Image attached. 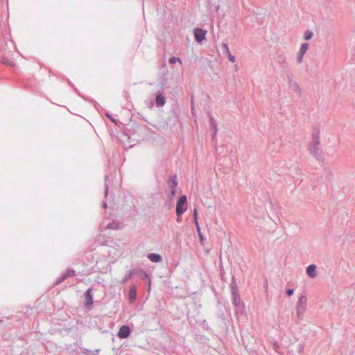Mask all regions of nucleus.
<instances>
[{
	"mask_svg": "<svg viewBox=\"0 0 355 355\" xmlns=\"http://www.w3.org/2000/svg\"><path fill=\"white\" fill-rule=\"evenodd\" d=\"M106 116L112 121L114 122L115 124H116V119L114 118H113L110 114H106Z\"/></svg>",
	"mask_w": 355,
	"mask_h": 355,
	"instance_id": "obj_32",
	"label": "nucleus"
},
{
	"mask_svg": "<svg viewBox=\"0 0 355 355\" xmlns=\"http://www.w3.org/2000/svg\"><path fill=\"white\" fill-rule=\"evenodd\" d=\"M104 189H105V192H104L105 198H107V196L108 195L109 187L106 182L104 184Z\"/></svg>",
	"mask_w": 355,
	"mask_h": 355,
	"instance_id": "obj_29",
	"label": "nucleus"
},
{
	"mask_svg": "<svg viewBox=\"0 0 355 355\" xmlns=\"http://www.w3.org/2000/svg\"><path fill=\"white\" fill-rule=\"evenodd\" d=\"M130 329L127 325L121 326L118 332V336L122 339L128 338L130 336Z\"/></svg>",
	"mask_w": 355,
	"mask_h": 355,
	"instance_id": "obj_8",
	"label": "nucleus"
},
{
	"mask_svg": "<svg viewBox=\"0 0 355 355\" xmlns=\"http://www.w3.org/2000/svg\"><path fill=\"white\" fill-rule=\"evenodd\" d=\"M316 268L317 267L315 264L309 265L306 268V274L308 275V276L310 277L311 278H315L317 275Z\"/></svg>",
	"mask_w": 355,
	"mask_h": 355,
	"instance_id": "obj_10",
	"label": "nucleus"
},
{
	"mask_svg": "<svg viewBox=\"0 0 355 355\" xmlns=\"http://www.w3.org/2000/svg\"><path fill=\"white\" fill-rule=\"evenodd\" d=\"M272 349L276 352H277L278 354H279V349H280V347H279V345L278 343V342L277 340H272Z\"/></svg>",
	"mask_w": 355,
	"mask_h": 355,
	"instance_id": "obj_21",
	"label": "nucleus"
},
{
	"mask_svg": "<svg viewBox=\"0 0 355 355\" xmlns=\"http://www.w3.org/2000/svg\"><path fill=\"white\" fill-rule=\"evenodd\" d=\"M120 228V224L117 222H112L107 224V229L118 230Z\"/></svg>",
	"mask_w": 355,
	"mask_h": 355,
	"instance_id": "obj_17",
	"label": "nucleus"
},
{
	"mask_svg": "<svg viewBox=\"0 0 355 355\" xmlns=\"http://www.w3.org/2000/svg\"><path fill=\"white\" fill-rule=\"evenodd\" d=\"M135 272L134 270H129L125 275V276L123 278L121 283L124 284L125 283L128 279H130L132 275H134Z\"/></svg>",
	"mask_w": 355,
	"mask_h": 355,
	"instance_id": "obj_19",
	"label": "nucleus"
},
{
	"mask_svg": "<svg viewBox=\"0 0 355 355\" xmlns=\"http://www.w3.org/2000/svg\"><path fill=\"white\" fill-rule=\"evenodd\" d=\"M67 349L71 352L77 351L78 347L76 344L73 343L67 346Z\"/></svg>",
	"mask_w": 355,
	"mask_h": 355,
	"instance_id": "obj_24",
	"label": "nucleus"
},
{
	"mask_svg": "<svg viewBox=\"0 0 355 355\" xmlns=\"http://www.w3.org/2000/svg\"><path fill=\"white\" fill-rule=\"evenodd\" d=\"M129 300L134 302L137 299V290L135 286H132L128 292Z\"/></svg>",
	"mask_w": 355,
	"mask_h": 355,
	"instance_id": "obj_13",
	"label": "nucleus"
},
{
	"mask_svg": "<svg viewBox=\"0 0 355 355\" xmlns=\"http://www.w3.org/2000/svg\"><path fill=\"white\" fill-rule=\"evenodd\" d=\"M309 44L308 43H304L302 44L300 49L297 53V62L299 63H301L302 62L303 57H304V54L306 53V52L309 48Z\"/></svg>",
	"mask_w": 355,
	"mask_h": 355,
	"instance_id": "obj_9",
	"label": "nucleus"
},
{
	"mask_svg": "<svg viewBox=\"0 0 355 355\" xmlns=\"http://www.w3.org/2000/svg\"><path fill=\"white\" fill-rule=\"evenodd\" d=\"M196 230H197L198 234V236H199V238H200V240L201 241H203V239H204V237H203V235H202V232H201V230H200V226H199L198 227H196Z\"/></svg>",
	"mask_w": 355,
	"mask_h": 355,
	"instance_id": "obj_27",
	"label": "nucleus"
},
{
	"mask_svg": "<svg viewBox=\"0 0 355 355\" xmlns=\"http://www.w3.org/2000/svg\"><path fill=\"white\" fill-rule=\"evenodd\" d=\"M232 304L239 311H242L241 309L244 308L243 304H241V299L239 292L232 293Z\"/></svg>",
	"mask_w": 355,
	"mask_h": 355,
	"instance_id": "obj_7",
	"label": "nucleus"
},
{
	"mask_svg": "<svg viewBox=\"0 0 355 355\" xmlns=\"http://www.w3.org/2000/svg\"><path fill=\"white\" fill-rule=\"evenodd\" d=\"M230 288H231V293H238V288H237V284L236 282V278L234 276H232V281L230 283Z\"/></svg>",
	"mask_w": 355,
	"mask_h": 355,
	"instance_id": "obj_15",
	"label": "nucleus"
},
{
	"mask_svg": "<svg viewBox=\"0 0 355 355\" xmlns=\"http://www.w3.org/2000/svg\"><path fill=\"white\" fill-rule=\"evenodd\" d=\"M143 275H144V278L148 279V276L147 273L145 271H143Z\"/></svg>",
	"mask_w": 355,
	"mask_h": 355,
	"instance_id": "obj_35",
	"label": "nucleus"
},
{
	"mask_svg": "<svg viewBox=\"0 0 355 355\" xmlns=\"http://www.w3.org/2000/svg\"><path fill=\"white\" fill-rule=\"evenodd\" d=\"M320 130H315L312 134V142L309 146L310 153L318 161L323 160L322 150L320 148Z\"/></svg>",
	"mask_w": 355,
	"mask_h": 355,
	"instance_id": "obj_1",
	"label": "nucleus"
},
{
	"mask_svg": "<svg viewBox=\"0 0 355 355\" xmlns=\"http://www.w3.org/2000/svg\"><path fill=\"white\" fill-rule=\"evenodd\" d=\"M147 257L153 263H159L162 261V256L157 253H149Z\"/></svg>",
	"mask_w": 355,
	"mask_h": 355,
	"instance_id": "obj_11",
	"label": "nucleus"
},
{
	"mask_svg": "<svg viewBox=\"0 0 355 355\" xmlns=\"http://www.w3.org/2000/svg\"><path fill=\"white\" fill-rule=\"evenodd\" d=\"M293 293H294V290L293 288H288L286 290V294L288 295V296H291L293 295Z\"/></svg>",
	"mask_w": 355,
	"mask_h": 355,
	"instance_id": "obj_31",
	"label": "nucleus"
},
{
	"mask_svg": "<svg viewBox=\"0 0 355 355\" xmlns=\"http://www.w3.org/2000/svg\"><path fill=\"white\" fill-rule=\"evenodd\" d=\"M102 207L103 209H106L107 207V204L106 202H103L102 204Z\"/></svg>",
	"mask_w": 355,
	"mask_h": 355,
	"instance_id": "obj_34",
	"label": "nucleus"
},
{
	"mask_svg": "<svg viewBox=\"0 0 355 355\" xmlns=\"http://www.w3.org/2000/svg\"><path fill=\"white\" fill-rule=\"evenodd\" d=\"M85 350L86 352H84V353H85V354H88V352H89V351L88 349H85Z\"/></svg>",
	"mask_w": 355,
	"mask_h": 355,
	"instance_id": "obj_37",
	"label": "nucleus"
},
{
	"mask_svg": "<svg viewBox=\"0 0 355 355\" xmlns=\"http://www.w3.org/2000/svg\"><path fill=\"white\" fill-rule=\"evenodd\" d=\"M313 36V33L311 30H306L304 33V39L305 40H311Z\"/></svg>",
	"mask_w": 355,
	"mask_h": 355,
	"instance_id": "obj_20",
	"label": "nucleus"
},
{
	"mask_svg": "<svg viewBox=\"0 0 355 355\" xmlns=\"http://www.w3.org/2000/svg\"><path fill=\"white\" fill-rule=\"evenodd\" d=\"M222 49H223V50L224 51V53H229L230 51L227 43H223L222 44Z\"/></svg>",
	"mask_w": 355,
	"mask_h": 355,
	"instance_id": "obj_26",
	"label": "nucleus"
},
{
	"mask_svg": "<svg viewBox=\"0 0 355 355\" xmlns=\"http://www.w3.org/2000/svg\"><path fill=\"white\" fill-rule=\"evenodd\" d=\"M166 103L165 97L162 94H157L155 97V103L157 107H162Z\"/></svg>",
	"mask_w": 355,
	"mask_h": 355,
	"instance_id": "obj_14",
	"label": "nucleus"
},
{
	"mask_svg": "<svg viewBox=\"0 0 355 355\" xmlns=\"http://www.w3.org/2000/svg\"><path fill=\"white\" fill-rule=\"evenodd\" d=\"M206 33L207 31L200 28H196L193 31L195 39L197 42L200 43L202 42L205 39Z\"/></svg>",
	"mask_w": 355,
	"mask_h": 355,
	"instance_id": "obj_5",
	"label": "nucleus"
},
{
	"mask_svg": "<svg viewBox=\"0 0 355 355\" xmlns=\"http://www.w3.org/2000/svg\"><path fill=\"white\" fill-rule=\"evenodd\" d=\"M307 299L304 295H301L297 302V315L299 320L303 318L304 313L306 307Z\"/></svg>",
	"mask_w": 355,
	"mask_h": 355,
	"instance_id": "obj_2",
	"label": "nucleus"
},
{
	"mask_svg": "<svg viewBox=\"0 0 355 355\" xmlns=\"http://www.w3.org/2000/svg\"><path fill=\"white\" fill-rule=\"evenodd\" d=\"M175 191H176V189H171V193H170V195L168 196V197H169L170 198H171L172 197H173V196L175 195Z\"/></svg>",
	"mask_w": 355,
	"mask_h": 355,
	"instance_id": "obj_33",
	"label": "nucleus"
},
{
	"mask_svg": "<svg viewBox=\"0 0 355 355\" xmlns=\"http://www.w3.org/2000/svg\"><path fill=\"white\" fill-rule=\"evenodd\" d=\"M181 220H182L181 216H178L177 221H178V223H180V222H181Z\"/></svg>",
	"mask_w": 355,
	"mask_h": 355,
	"instance_id": "obj_36",
	"label": "nucleus"
},
{
	"mask_svg": "<svg viewBox=\"0 0 355 355\" xmlns=\"http://www.w3.org/2000/svg\"><path fill=\"white\" fill-rule=\"evenodd\" d=\"M167 183L171 189H176V187L178 186L177 175H174L171 176L168 179Z\"/></svg>",
	"mask_w": 355,
	"mask_h": 355,
	"instance_id": "obj_12",
	"label": "nucleus"
},
{
	"mask_svg": "<svg viewBox=\"0 0 355 355\" xmlns=\"http://www.w3.org/2000/svg\"><path fill=\"white\" fill-rule=\"evenodd\" d=\"M193 219H194V223H195L196 227H198L200 225H199V223L198 221V214H197L196 209H195L194 211H193Z\"/></svg>",
	"mask_w": 355,
	"mask_h": 355,
	"instance_id": "obj_23",
	"label": "nucleus"
},
{
	"mask_svg": "<svg viewBox=\"0 0 355 355\" xmlns=\"http://www.w3.org/2000/svg\"><path fill=\"white\" fill-rule=\"evenodd\" d=\"M92 291V289L90 288H88L86 291V292L85 293V306L89 310H91L93 308V304H94Z\"/></svg>",
	"mask_w": 355,
	"mask_h": 355,
	"instance_id": "obj_4",
	"label": "nucleus"
},
{
	"mask_svg": "<svg viewBox=\"0 0 355 355\" xmlns=\"http://www.w3.org/2000/svg\"><path fill=\"white\" fill-rule=\"evenodd\" d=\"M169 63L171 64H175L176 62H179L180 64H182V60L180 58H178V57H171L169 60H168Z\"/></svg>",
	"mask_w": 355,
	"mask_h": 355,
	"instance_id": "obj_22",
	"label": "nucleus"
},
{
	"mask_svg": "<svg viewBox=\"0 0 355 355\" xmlns=\"http://www.w3.org/2000/svg\"><path fill=\"white\" fill-rule=\"evenodd\" d=\"M66 279V278H64V275H62L61 277H60L57 281L55 283V285H58L60 284H61L62 282H63L64 280Z\"/></svg>",
	"mask_w": 355,
	"mask_h": 355,
	"instance_id": "obj_30",
	"label": "nucleus"
},
{
	"mask_svg": "<svg viewBox=\"0 0 355 355\" xmlns=\"http://www.w3.org/2000/svg\"><path fill=\"white\" fill-rule=\"evenodd\" d=\"M0 62L6 65H10L12 62L9 59H8L5 57L1 58Z\"/></svg>",
	"mask_w": 355,
	"mask_h": 355,
	"instance_id": "obj_25",
	"label": "nucleus"
},
{
	"mask_svg": "<svg viewBox=\"0 0 355 355\" xmlns=\"http://www.w3.org/2000/svg\"><path fill=\"white\" fill-rule=\"evenodd\" d=\"M187 198L185 195L182 196L176 204V214L178 216H182L187 210Z\"/></svg>",
	"mask_w": 355,
	"mask_h": 355,
	"instance_id": "obj_3",
	"label": "nucleus"
},
{
	"mask_svg": "<svg viewBox=\"0 0 355 355\" xmlns=\"http://www.w3.org/2000/svg\"><path fill=\"white\" fill-rule=\"evenodd\" d=\"M75 275H76V271L72 268H69V269L67 270V271L63 274L64 278H66V279L68 277L74 276Z\"/></svg>",
	"mask_w": 355,
	"mask_h": 355,
	"instance_id": "obj_18",
	"label": "nucleus"
},
{
	"mask_svg": "<svg viewBox=\"0 0 355 355\" xmlns=\"http://www.w3.org/2000/svg\"><path fill=\"white\" fill-rule=\"evenodd\" d=\"M209 121H210V124H211V128H213L214 130V134H213V137H214L217 133V124H216V121L214 120V117L212 116H211L209 117Z\"/></svg>",
	"mask_w": 355,
	"mask_h": 355,
	"instance_id": "obj_16",
	"label": "nucleus"
},
{
	"mask_svg": "<svg viewBox=\"0 0 355 355\" xmlns=\"http://www.w3.org/2000/svg\"><path fill=\"white\" fill-rule=\"evenodd\" d=\"M227 55V57H228V59L232 62H234L236 59H235V57L231 54V52L230 51L229 53H226Z\"/></svg>",
	"mask_w": 355,
	"mask_h": 355,
	"instance_id": "obj_28",
	"label": "nucleus"
},
{
	"mask_svg": "<svg viewBox=\"0 0 355 355\" xmlns=\"http://www.w3.org/2000/svg\"><path fill=\"white\" fill-rule=\"evenodd\" d=\"M107 178H108V176H107V175H105V180L106 181V180H107Z\"/></svg>",
	"mask_w": 355,
	"mask_h": 355,
	"instance_id": "obj_38",
	"label": "nucleus"
},
{
	"mask_svg": "<svg viewBox=\"0 0 355 355\" xmlns=\"http://www.w3.org/2000/svg\"><path fill=\"white\" fill-rule=\"evenodd\" d=\"M288 78V84L289 85V88L294 92L300 94L301 89L300 85L295 81L293 80L292 76L291 75L287 76Z\"/></svg>",
	"mask_w": 355,
	"mask_h": 355,
	"instance_id": "obj_6",
	"label": "nucleus"
}]
</instances>
